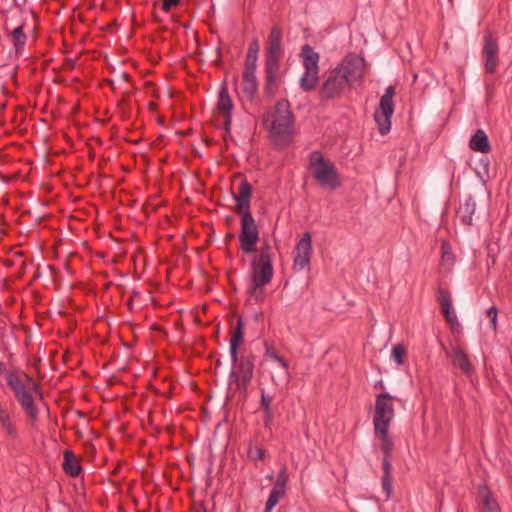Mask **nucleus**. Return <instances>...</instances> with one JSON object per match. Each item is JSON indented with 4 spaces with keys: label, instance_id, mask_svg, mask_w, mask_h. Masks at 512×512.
Wrapping results in <instances>:
<instances>
[{
    "label": "nucleus",
    "instance_id": "obj_1",
    "mask_svg": "<svg viewBox=\"0 0 512 512\" xmlns=\"http://www.w3.org/2000/svg\"><path fill=\"white\" fill-rule=\"evenodd\" d=\"M364 59L355 55H347L334 69H332L327 78L322 83L319 90L321 101L339 99L346 90L363 79Z\"/></svg>",
    "mask_w": 512,
    "mask_h": 512
},
{
    "label": "nucleus",
    "instance_id": "obj_2",
    "mask_svg": "<svg viewBox=\"0 0 512 512\" xmlns=\"http://www.w3.org/2000/svg\"><path fill=\"white\" fill-rule=\"evenodd\" d=\"M283 53L282 29L275 25L268 35L265 51L263 93L268 99L275 97L281 84L279 72Z\"/></svg>",
    "mask_w": 512,
    "mask_h": 512
},
{
    "label": "nucleus",
    "instance_id": "obj_3",
    "mask_svg": "<svg viewBox=\"0 0 512 512\" xmlns=\"http://www.w3.org/2000/svg\"><path fill=\"white\" fill-rule=\"evenodd\" d=\"M272 118L269 133L273 143L277 147H287L292 141L294 115L290 102L287 99L279 100L272 112L268 111L263 116V123L267 124Z\"/></svg>",
    "mask_w": 512,
    "mask_h": 512
},
{
    "label": "nucleus",
    "instance_id": "obj_4",
    "mask_svg": "<svg viewBox=\"0 0 512 512\" xmlns=\"http://www.w3.org/2000/svg\"><path fill=\"white\" fill-rule=\"evenodd\" d=\"M274 275L272 247L269 241H264L259 253L251 260V282L254 290L269 284Z\"/></svg>",
    "mask_w": 512,
    "mask_h": 512
},
{
    "label": "nucleus",
    "instance_id": "obj_5",
    "mask_svg": "<svg viewBox=\"0 0 512 512\" xmlns=\"http://www.w3.org/2000/svg\"><path fill=\"white\" fill-rule=\"evenodd\" d=\"M310 168L317 183L324 189L335 190L341 185L340 175L329 160L320 151L310 155Z\"/></svg>",
    "mask_w": 512,
    "mask_h": 512
},
{
    "label": "nucleus",
    "instance_id": "obj_6",
    "mask_svg": "<svg viewBox=\"0 0 512 512\" xmlns=\"http://www.w3.org/2000/svg\"><path fill=\"white\" fill-rule=\"evenodd\" d=\"M256 356L253 353L238 355V360L232 362L230 372V385L235 384V388L243 397H247L248 386L250 385L255 367Z\"/></svg>",
    "mask_w": 512,
    "mask_h": 512
},
{
    "label": "nucleus",
    "instance_id": "obj_7",
    "mask_svg": "<svg viewBox=\"0 0 512 512\" xmlns=\"http://www.w3.org/2000/svg\"><path fill=\"white\" fill-rule=\"evenodd\" d=\"M375 434L381 439V450L383 452V475L381 478V485L386 497L389 498L392 494V464L390 456L394 449V443L389 436V428L374 429Z\"/></svg>",
    "mask_w": 512,
    "mask_h": 512
},
{
    "label": "nucleus",
    "instance_id": "obj_8",
    "mask_svg": "<svg viewBox=\"0 0 512 512\" xmlns=\"http://www.w3.org/2000/svg\"><path fill=\"white\" fill-rule=\"evenodd\" d=\"M241 216L239 233L240 249L246 254L255 253L259 241V229L251 211L237 213Z\"/></svg>",
    "mask_w": 512,
    "mask_h": 512
},
{
    "label": "nucleus",
    "instance_id": "obj_9",
    "mask_svg": "<svg viewBox=\"0 0 512 512\" xmlns=\"http://www.w3.org/2000/svg\"><path fill=\"white\" fill-rule=\"evenodd\" d=\"M394 95L395 87L392 85L388 86L380 99L379 107L374 113V119L381 135L387 134L391 129V117L394 112Z\"/></svg>",
    "mask_w": 512,
    "mask_h": 512
},
{
    "label": "nucleus",
    "instance_id": "obj_10",
    "mask_svg": "<svg viewBox=\"0 0 512 512\" xmlns=\"http://www.w3.org/2000/svg\"><path fill=\"white\" fill-rule=\"evenodd\" d=\"M397 399L388 392L376 395L375 411L373 416L374 429L389 428L394 417L392 400Z\"/></svg>",
    "mask_w": 512,
    "mask_h": 512
},
{
    "label": "nucleus",
    "instance_id": "obj_11",
    "mask_svg": "<svg viewBox=\"0 0 512 512\" xmlns=\"http://www.w3.org/2000/svg\"><path fill=\"white\" fill-rule=\"evenodd\" d=\"M499 44L491 32H486L483 38L482 57L484 59V68L487 73L496 72L499 65Z\"/></svg>",
    "mask_w": 512,
    "mask_h": 512
},
{
    "label": "nucleus",
    "instance_id": "obj_12",
    "mask_svg": "<svg viewBox=\"0 0 512 512\" xmlns=\"http://www.w3.org/2000/svg\"><path fill=\"white\" fill-rule=\"evenodd\" d=\"M296 255L294 257L293 269L301 271L309 266L313 252L311 233L305 232L296 245Z\"/></svg>",
    "mask_w": 512,
    "mask_h": 512
},
{
    "label": "nucleus",
    "instance_id": "obj_13",
    "mask_svg": "<svg viewBox=\"0 0 512 512\" xmlns=\"http://www.w3.org/2000/svg\"><path fill=\"white\" fill-rule=\"evenodd\" d=\"M252 187L250 183L243 179L238 187V193L234 195L236 201L235 213H242L250 210Z\"/></svg>",
    "mask_w": 512,
    "mask_h": 512
},
{
    "label": "nucleus",
    "instance_id": "obj_14",
    "mask_svg": "<svg viewBox=\"0 0 512 512\" xmlns=\"http://www.w3.org/2000/svg\"><path fill=\"white\" fill-rule=\"evenodd\" d=\"M437 301L441 308L442 314L448 323H455L457 321V315L453 310L451 303V295L448 289L438 287L437 290Z\"/></svg>",
    "mask_w": 512,
    "mask_h": 512
},
{
    "label": "nucleus",
    "instance_id": "obj_15",
    "mask_svg": "<svg viewBox=\"0 0 512 512\" xmlns=\"http://www.w3.org/2000/svg\"><path fill=\"white\" fill-rule=\"evenodd\" d=\"M244 329L245 322L242 317H239L236 321L235 327L231 331L230 356L232 362H236L238 360V350L244 341Z\"/></svg>",
    "mask_w": 512,
    "mask_h": 512
},
{
    "label": "nucleus",
    "instance_id": "obj_16",
    "mask_svg": "<svg viewBox=\"0 0 512 512\" xmlns=\"http://www.w3.org/2000/svg\"><path fill=\"white\" fill-rule=\"evenodd\" d=\"M446 354L452 359V363L458 366L463 373L470 375L473 372V366L466 352L460 346L452 347L451 351H447Z\"/></svg>",
    "mask_w": 512,
    "mask_h": 512
},
{
    "label": "nucleus",
    "instance_id": "obj_17",
    "mask_svg": "<svg viewBox=\"0 0 512 512\" xmlns=\"http://www.w3.org/2000/svg\"><path fill=\"white\" fill-rule=\"evenodd\" d=\"M242 91L247 99L253 100L258 91L256 70L244 69L242 73Z\"/></svg>",
    "mask_w": 512,
    "mask_h": 512
},
{
    "label": "nucleus",
    "instance_id": "obj_18",
    "mask_svg": "<svg viewBox=\"0 0 512 512\" xmlns=\"http://www.w3.org/2000/svg\"><path fill=\"white\" fill-rule=\"evenodd\" d=\"M15 398L23 408V410L27 413L32 423L38 420L39 409L35 405L33 397L31 393L27 390L15 395Z\"/></svg>",
    "mask_w": 512,
    "mask_h": 512
},
{
    "label": "nucleus",
    "instance_id": "obj_19",
    "mask_svg": "<svg viewBox=\"0 0 512 512\" xmlns=\"http://www.w3.org/2000/svg\"><path fill=\"white\" fill-rule=\"evenodd\" d=\"M62 468L67 475L74 478L78 477L82 472L80 460L71 450L64 451V462Z\"/></svg>",
    "mask_w": 512,
    "mask_h": 512
},
{
    "label": "nucleus",
    "instance_id": "obj_20",
    "mask_svg": "<svg viewBox=\"0 0 512 512\" xmlns=\"http://www.w3.org/2000/svg\"><path fill=\"white\" fill-rule=\"evenodd\" d=\"M476 210V202L472 196H468L464 203L460 205L457 215L460 221L465 226H471L473 224V215Z\"/></svg>",
    "mask_w": 512,
    "mask_h": 512
},
{
    "label": "nucleus",
    "instance_id": "obj_21",
    "mask_svg": "<svg viewBox=\"0 0 512 512\" xmlns=\"http://www.w3.org/2000/svg\"><path fill=\"white\" fill-rule=\"evenodd\" d=\"M469 147L471 150L480 153H488L491 151V145L488 137L482 129H478L471 137Z\"/></svg>",
    "mask_w": 512,
    "mask_h": 512
},
{
    "label": "nucleus",
    "instance_id": "obj_22",
    "mask_svg": "<svg viewBox=\"0 0 512 512\" xmlns=\"http://www.w3.org/2000/svg\"><path fill=\"white\" fill-rule=\"evenodd\" d=\"M301 56L303 58V65L305 70L319 71V53L315 52L310 45L306 44L302 47Z\"/></svg>",
    "mask_w": 512,
    "mask_h": 512
},
{
    "label": "nucleus",
    "instance_id": "obj_23",
    "mask_svg": "<svg viewBox=\"0 0 512 512\" xmlns=\"http://www.w3.org/2000/svg\"><path fill=\"white\" fill-rule=\"evenodd\" d=\"M260 51L259 40L257 37H253L245 58L244 69H257L258 54Z\"/></svg>",
    "mask_w": 512,
    "mask_h": 512
},
{
    "label": "nucleus",
    "instance_id": "obj_24",
    "mask_svg": "<svg viewBox=\"0 0 512 512\" xmlns=\"http://www.w3.org/2000/svg\"><path fill=\"white\" fill-rule=\"evenodd\" d=\"M217 109L220 113L231 114L233 109V102L229 95L226 83H223L219 90V98L217 102Z\"/></svg>",
    "mask_w": 512,
    "mask_h": 512
},
{
    "label": "nucleus",
    "instance_id": "obj_25",
    "mask_svg": "<svg viewBox=\"0 0 512 512\" xmlns=\"http://www.w3.org/2000/svg\"><path fill=\"white\" fill-rule=\"evenodd\" d=\"M479 495L482 497L483 512H500L497 501L493 498L490 490L486 486L479 488Z\"/></svg>",
    "mask_w": 512,
    "mask_h": 512
},
{
    "label": "nucleus",
    "instance_id": "obj_26",
    "mask_svg": "<svg viewBox=\"0 0 512 512\" xmlns=\"http://www.w3.org/2000/svg\"><path fill=\"white\" fill-rule=\"evenodd\" d=\"M319 80V71L305 70L300 78V87L305 92H310L316 88Z\"/></svg>",
    "mask_w": 512,
    "mask_h": 512
},
{
    "label": "nucleus",
    "instance_id": "obj_27",
    "mask_svg": "<svg viewBox=\"0 0 512 512\" xmlns=\"http://www.w3.org/2000/svg\"><path fill=\"white\" fill-rule=\"evenodd\" d=\"M12 44L16 53H21L27 41V36L24 33V24L19 25L11 32Z\"/></svg>",
    "mask_w": 512,
    "mask_h": 512
},
{
    "label": "nucleus",
    "instance_id": "obj_28",
    "mask_svg": "<svg viewBox=\"0 0 512 512\" xmlns=\"http://www.w3.org/2000/svg\"><path fill=\"white\" fill-rule=\"evenodd\" d=\"M5 377L7 385L12 389L14 395H17L27 390L23 381L14 371H7Z\"/></svg>",
    "mask_w": 512,
    "mask_h": 512
},
{
    "label": "nucleus",
    "instance_id": "obj_29",
    "mask_svg": "<svg viewBox=\"0 0 512 512\" xmlns=\"http://www.w3.org/2000/svg\"><path fill=\"white\" fill-rule=\"evenodd\" d=\"M0 424L10 437L15 438L17 436V430L11 423L9 414L3 408L0 409Z\"/></svg>",
    "mask_w": 512,
    "mask_h": 512
},
{
    "label": "nucleus",
    "instance_id": "obj_30",
    "mask_svg": "<svg viewBox=\"0 0 512 512\" xmlns=\"http://www.w3.org/2000/svg\"><path fill=\"white\" fill-rule=\"evenodd\" d=\"M288 481H289L288 470H287V467L284 465L283 467H281V469L278 472L277 479H276L273 489H276L278 491L285 493L286 485H287Z\"/></svg>",
    "mask_w": 512,
    "mask_h": 512
},
{
    "label": "nucleus",
    "instance_id": "obj_31",
    "mask_svg": "<svg viewBox=\"0 0 512 512\" xmlns=\"http://www.w3.org/2000/svg\"><path fill=\"white\" fill-rule=\"evenodd\" d=\"M407 350L402 344H396L392 348L391 357L397 365H403Z\"/></svg>",
    "mask_w": 512,
    "mask_h": 512
},
{
    "label": "nucleus",
    "instance_id": "obj_32",
    "mask_svg": "<svg viewBox=\"0 0 512 512\" xmlns=\"http://www.w3.org/2000/svg\"><path fill=\"white\" fill-rule=\"evenodd\" d=\"M285 493L273 489L270 491L269 497L267 499L264 512H271V510L277 505L280 498L283 497Z\"/></svg>",
    "mask_w": 512,
    "mask_h": 512
},
{
    "label": "nucleus",
    "instance_id": "obj_33",
    "mask_svg": "<svg viewBox=\"0 0 512 512\" xmlns=\"http://www.w3.org/2000/svg\"><path fill=\"white\" fill-rule=\"evenodd\" d=\"M274 400V396L266 393L263 389L261 391L260 407L264 411H273L271 404Z\"/></svg>",
    "mask_w": 512,
    "mask_h": 512
},
{
    "label": "nucleus",
    "instance_id": "obj_34",
    "mask_svg": "<svg viewBox=\"0 0 512 512\" xmlns=\"http://www.w3.org/2000/svg\"><path fill=\"white\" fill-rule=\"evenodd\" d=\"M249 458L253 460H264L265 459V450L262 447L256 446L254 449L250 448L248 451Z\"/></svg>",
    "mask_w": 512,
    "mask_h": 512
},
{
    "label": "nucleus",
    "instance_id": "obj_35",
    "mask_svg": "<svg viewBox=\"0 0 512 512\" xmlns=\"http://www.w3.org/2000/svg\"><path fill=\"white\" fill-rule=\"evenodd\" d=\"M248 293L251 297H253L257 302H261L264 300V287L258 288L254 290V283L252 282L251 287L248 290Z\"/></svg>",
    "mask_w": 512,
    "mask_h": 512
},
{
    "label": "nucleus",
    "instance_id": "obj_36",
    "mask_svg": "<svg viewBox=\"0 0 512 512\" xmlns=\"http://www.w3.org/2000/svg\"><path fill=\"white\" fill-rule=\"evenodd\" d=\"M497 316L498 310L495 306H492L487 310V317L490 319L494 331L497 329Z\"/></svg>",
    "mask_w": 512,
    "mask_h": 512
},
{
    "label": "nucleus",
    "instance_id": "obj_37",
    "mask_svg": "<svg viewBox=\"0 0 512 512\" xmlns=\"http://www.w3.org/2000/svg\"><path fill=\"white\" fill-rule=\"evenodd\" d=\"M264 346H265V355L272 359V360H275L279 354L275 351L274 347L269 344L267 341L264 342Z\"/></svg>",
    "mask_w": 512,
    "mask_h": 512
},
{
    "label": "nucleus",
    "instance_id": "obj_38",
    "mask_svg": "<svg viewBox=\"0 0 512 512\" xmlns=\"http://www.w3.org/2000/svg\"><path fill=\"white\" fill-rule=\"evenodd\" d=\"M181 0H162V9L169 12L172 7L177 6Z\"/></svg>",
    "mask_w": 512,
    "mask_h": 512
},
{
    "label": "nucleus",
    "instance_id": "obj_39",
    "mask_svg": "<svg viewBox=\"0 0 512 512\" xmlns=\"http://www.w3.org/2000/svg\"><path fill=\"white\" fill-rule=\"evenodd\" d=\"M273 419H274L273 411H264V426L266 428H269L271 426Z\"/></svg>",
    "mask_w": 512,
    "mask_h": 512
},
{
    "label": "nucleus",
    "instance_id": "obj_40",
    "mask_svg": "<svg viewBox=\"0 0 512 512\" xmlns=\"http://www.w3.org/2000/svg\"><path fill=\"white\" fill-rule=\"evenodd\" d=\"M223 117H224L223 128H224L225 132L228 134V133H230L232 116H231V114H223Z\"/></svg>",
    "mask_w": 512,
    "mask_h": 512
},
{
    "label": "nucleus",
    "instance_id": "obj_41",
    "mask_svg": "<svg viewBox=\"0 0 512 512\" xmlns=\"http://www.w3.org/2000/svg\"><path fill=\"white\" fill-rule=\"evenodd\" d=\"M191 512H207V509L203 502H193Z\"/></svg>",
    "mask_w": 512,
    "mask_h": 512
},
{
    "label": "nucleus",
    "instance_id": "obj_42",
    "mask_svg": "<svg viewBox=\"0 0 512 512\" xmlns=\"http://www.w3.org/2000/svg\"><path fill=\"white\" fill-rule=\"evenodd\" d=\"M274 361H277L286 372L288 371L289 363L282 356L279 355Z\"/></svg>",
    "mask_w": 512,
    "mask_h": 512
},
{
    "label": "nucleus",
    "instance_id": "obj_43",
    "mask_svg": "<svg viewBox=\"0 0 512 512\" xmlns=\"http://www.w3.org/2000/svg\"><path fill=\"white\" fill-rule=\"evenodd\" d=\"M23 375H24V377L26 378V380H27L29 383H32V389H33L34 391L38 392V391H39V385L33 381V378H32V377H30V376H29L28 374H26V373H23Z\"/></svg>",
    "mask_w": 512,
    "mask_h": 512
},
{
    "label": "nucleus",
    "instance_id": "obj_44",
    "mask_svg": "<svg viewBox=\"0 0 512 512\" xmlns=\"http://www.w3.org/2000/svg\"><path fill=\"white\" fill-rule=\"evenodd\" d=\"M217 54H218V57L217 59L215 60V66L219 67L221 65V48H217Z\"/></svg>",
    "mask_w": 512,
    "mask_h": 512
},
{
    "label": "nucleus",
    "instance_id": "obj_45",
    "mask_svg": "<svg viewBox=\"0 0 512 512\" xmlns=\"http://www.w3.org/2000/svg\"><path fill=\"white\" fill-rule=\"evenodd\" d=\"M121 78H122L124 81L128 82V81L130 80V75H129L128 73H126V72H123V73L121 74Z\"/></svg>",
    "mask_w": 512,
    "mask_h": 512
},
{
    "label": "nucleus",
    "instance_id": "obj_46",
    "mask_svg": "<svg viewBox=\"0 0 512 512\" xmlns=\"http://www.w3.org/2000/svg\"><path fill=\"white\" fill-rule=\"evenodd\" d=\"M106 82H107V84H108L109 86H111V88H112V89H115V83H114V81H113V80L108 79V80H106Z\"/></svg>",
    "mask_w": 512,
    "mask_h": 512
},
{
    "label": "nucleus",
    "instance_id": "obj_47",
    "mask_svg": "<svg viewBox=\"0 0 512 512\" xmlns=\"http://www.w3.org/2000/svg\"><path fill=\"white\" fill-rule=\"evenodd\" d=\"M66 62H67V65H68L69 68H73L74 67L75 62L73 60L68 59Z\"/></svg>",
    "mask_w": 512,
    "mask_h": 512
},
{
    "label": "nucleus",
    "instance_id": "obj_48",
    "mask_svg": "<svg viewBox=\"0 0 512 512\" xmlns=\"http://www.w3.org/2000/svg\"><path fill=\"white\" fill-rule=\"evenodd\" d=\"M4 368H5L4 364L0 361V372H2Z\"/></svg>",
    "mask_w": 512,
    "mask_h": 512
},
{
    "label": "nucleus",
    "instance_id": "obj_49",
    "mask_svg": "<svg viewBox=\"0 0 512 512\" xmlns=\"http://www.w3.org/2000/svg\"><path fill=\"white\" fill-rule=\"evenodd\" d=\"M227 237H228V238H233V237H234V234H233V233H229V234H227Z\"/></svg>",
    "mask_w": 512,
    "mask_h": 512
}]
</instances>
